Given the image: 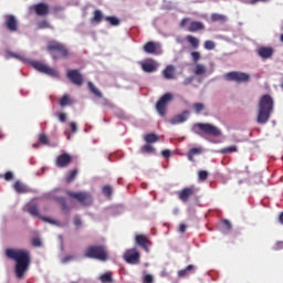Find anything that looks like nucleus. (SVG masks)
Wrapping results in <instances>:
<instances>
[{
  "instance_id": "1",
  "label": "nucleus",
  "mask_w": 283,
  "mask_h": 283,
  "mask_svg": "<svg viewBox=\"0 0 283 283\" xmlns=\"http://www.w3.org/2000/svg\"><path fill=\"white\" fill-rule=\"evenodd\" d=\"M6 256L15 262V276L19 280H23L25 277V273H28V269H30V263L32 262L30 252L27 249L9 248L6 250Z\"/></svg>"
},
{
  "instance_id": "2",
  "label": "nucleus",
  "mask_w": 283,
  "mask_h": 283,
  "mask_svg": "<svg viewBox=\"0 0 283 283\" xmlns=\"http://www.w3.org/2000/svg\"><path fill=\"white\" fill-rule=\"evenodd\" d=\"M273 97L271 95L265 94L261 96L259 102V113L256 117V123L259 125H266L271 118V114H273Z\"/></svg>"
},
{
  "instance_id": "3",
  "label": "nucleus",
  "mask_w": 283,
  "mask_h": 283,
  "mask_svg": "<svg viewBox=\"0 0 283 283\" xmlns=\"http://www.w3.org/2000/svg\"><path fill=\"white\" fill-rule=\"evenodd\" d=\"M46 50L52 56L53 61H59V59H67V56H70L67 46L57 41H50L48 43Z\"/></svg>"
},
{
  "instance_id": "4",
  "label": "nucleus",
  "mask_w": 283,
  "mask_h": 283,
  "mask_svg": "<svg viewBox=\"0 0 283 283\" xmlns=\"http://www.w3.org/2000/svg\"><path fill=\"white\" fill-rule=\"evenodd\" d=\"M85 258L91 260H99V262H107V249L104 245H91L84 252Z\"/></svg>"
},
{
  "instance_id": "5",
  "label": "nucleus",
  "mask_w": 283,
  "mask_h": 283,
  "mask_svg": "<svg viewBox=\"0 0 283 283\" xmlns=\"http://www.w3.org/2000/svg\"><path fill=\"white\" fill-rule=\"evenodd\" d=\"M23 211L25 213H30V216H33L34 218H40V220H43V222H49V224H59V221L41 216L39 206L36 203H27L23 207Z\"/></svg>"
},
{
  "instance_id": "6",
  "label": "nucleus",
  "mask_w": 283,
  "mask_h": 283,
  "mask_svg": "<svg viewBox=\"0 0 283 283\" xmlns=\"http://www.w3.org/2000/svg\"><path fill=\"white\" fill-rule=\"evenodd\" d=\"M226 81L234 83H249L251 81V75L249 73L232 71L224 75Z\"/></svg>"
},
{
  "instance_id": "7",
  "label": "nucleus",
  "mask_w": 283,
  "mask_h": 283,
  "mask_svg": "<svg viewBox=\"0 0 283 283\" xmlns=\"http://www.w3.org/2000/svg\"><path fill=\"white\" fill-rule=\"evenodd\" d=\"M174 101V95L171 93L164 94L156 104V109L160 116L167 114V105Z\"/></svg>"
},
{
  "instance_id": "8",
  "label": "nucleus",
  "mask_w": 283,
  "mask_h": 283,
  "mask_svg": "<svg viewBox=\"0 0 283 283\" xmlns=\"http://www.w3.org/2000/svg\"><path fill=\"white\" fill-rule=\"evenodd\" d=\"M34 70H38V72H42L43 74H48L49 76H53V78H59V76H61L59 74V71H56L55 69H52L50 66H48L46 64H43L42 62H33L32 63Z\"/></svg>"
},
{
  "instance_id": "9",
  "label": "nucleus",
  "mask_w": 283,
  "mask_h": 283,
  "mask_svg": "<svg viewBox=\"0 0 283 283\" xmlns=\"http://www.w3.org/2000/svg\"><path fill=\"white\" fill-rule=\"evenodd\" d=\"M195 127L200 129L203 134L207 136H220L221 132L213 124H202V123H197L195 124Z\"/></svg>"
},
{
  "instance_id": "10",
  "label": "nucleus",
  "mask_w": 283,
  "mask_h": 283,
  "mask_svg": "<svg viewBox=\"0 0 283 283\" xmlns=\"http://www.w3.org/2000/svg\"><path fill=\"white\" fill-rule=\"evenodd\" d=\"M124 260L127 264H138L140 262V252L136 248L128 249L124 253Z\"/></svg>"
},
{
  "instance_id": "11",
  "label": "nucleus",
  "mask_w": 283,
  "mask_h": 283,
  "mask_svg": "<svg viewBox=\"0 0 283 283\" xmlns=\"http://www.w3.org/2000/svg\"><path fill=\"white\" fill-rule=\"evenodd\" d=\"M67 196H70V198H73L74 200H78L81 202V205H84V206L92 205V196H90V193H87V192L69 191Z\"/></svg>"
},
{
  "instance_id": "12",
  "label": "nucleus",
  "mask_w": 283,
  "mask_h": 283,
  "mask_svg": "<svg viewBox=\"0 0 283 283\" xmlns=\"http://www.w3.org/2000/svg\"><path fill=\"white\" fill-rule=\"evenodd\" d=\"M72 155L69 153H63L59 155L55 159V166L59 167V169H65L66 167H70L72 165Z\"/></svg>"
},
{
  "instance_id": "13",
  "label": "nucleus",
  "mask_w": 283,
  "mask_h": 283,
  "mask_svg": "<svg viewBox=\"0 0 283 283\" xmlns=\"http://www.w3.org/2000/svg\"><path fill=\"white\" fill-rule=\"evenodd\" d=\"M4 25L9 32L19 31V21H17V17H14L13 14L4 15Z\"/></svg>"
},
{
  "instance_id": "14",
  "label": "nucleus",
  "mask_w": 283,
  "mask_h": 283,
  "mask_svg": "<svg viewBox=\"0 0 283 283\" xmlns=\"http://www.w3.org/2000/svg\"><path fill=\"white\" fill-rule=\"evenodd\" d=\"M66 76L73 83V85H77V87L83 85V75L81 74V71L69 70Z\"/></svg>"
},
{
  "instance_id": "15",
  "label": "nucleus",
  "mask_w": 283,
  "mask_h": 283,
  "mask_svg": "<svg viewBox=\"0 0 283 283\" xmlns=\"http://www.w3.org/2000/svg\"><path fill=\"white\" fill-rule=\"evenodd\" d=\"M31 10H34L38 17H48V14H50V7L44 2L33 4Z\"/></svg>"
},
{
  "instance_id": "16",
  "label": "nucleus",
  "mask_w": 283,
  "mask_h": 283,
  "mask_svg": "<svg viewBox=\"0 0 283 283\" xmlns=\"http://www.w3.org/2000/svg\"><path fill=\"white\" fill-rule=\"evenodd\" d=\"M188 118H189V111H184L181 114H178L170 119V125H180L182 123H187Z\"/></svg>"
},
{
  "instance_id": "17",
  "label": "nucleus",
  "mask_w": 283,
  "mask_h": 283,
  "mask_svg": "<svg viewBox=\"0 0 283 283\" xmlns=\"http://www.w3.org/2000/svg\"><path fill=\"white\" fill-rule=\"evenodd\" d=\"M193 193H196V190L193 188H191V187L184 188L179 192V200H181V202H189V198H191V196H193Z\"/></svg>"
},
{
  "instance_id": "18",
  "label": "nucleus",
  "mask_w": 283,
  "mask_h": 283,
  "mask_svg": "<svg viewBox=\"0 0 283 283\" xmlns=\"http://www.w3.org/2000/svg\"><path fill=\"white\" fill-rule=\"evenodd\" d=\"M142 70L147 74H151V72H156V70H158V64L154 60H148L142 63Z\"/></svg>"
},
{
  "instance_id": "19",
  "label": "nucleus",
  "mask_w": 283,
  "mask_h": 283,
  "mask_svg": "<svg viewBox=\"0 0 283 283\" xmlns=\"http://www.w3.org/2000/svg\"><path fill=\"white\" fill-rule=\"evenodd\" d=\"M159 48L160 44L158 42L149 41L144 45L143 50L146 54H156Z\"/></svg>"
},
{
  "instance_id": "20",
  "label": "nucleus",
  "mask_w": 283,
  "mask_h": 283,
  "mask_svg": "<svg viewBox=\"0 0 283 283\" xmlns=\"http://www.w3.org/2000/svg\"><path fill=\"white\" fill-rule=\"evenodd\" d=\"M258 54L261 59H271L273 56V48L271 46H261L258 49Z\"/></svg>"
},
{
  "instance_id": "21",
  "label": "nucleus",
  "mask_w": 283,
  "mask_h": 283,
  "mask_svg": "<svg viewBox=\"0 0 283 283\" xmlns=\"http://www.w3.org/2000/svg\"><path fill=\"white\" fill-rule=\"evenodd\" d=\"M137 244L144 249V251H149V239L144 234H137L135 238Z\"/></svg>"
},
{
  "instance_id": "22",
  "label": "nucleus",
  "mask_w": 283,
  "mask_h": 283,
  "mask_svg": "<svg viewBox=\"0 0 283 283\" xmlns=\"http://www.w3.org/2000/svg\"><path fill=\"white\" fill-rule=\"evenodd\" d=\"M164 78L167 81H171L176 78V66L175 65H168L166 69L163 71Z\"/></svg>"
},
{
  "instance_id": "23",
  "label": "nucleus",
  "mask_w": 283,
  "mask_h": 283,
  "mask_svg": "<svg viewBox=\"0 0 283 283\" xmlns=\"http://www.w3.org/2000/svg\"><path fill=\"white\" fill-rule=\"evenodd\" d=\"M200 30H205V24L200 21H192L187 28L188 32H200Z\"/></svg>"
},
{
  "instance_id": "24",
  "label": "nucleus",
  "mask_w": 283,
  "mask_h": 283,
  "mask_svg": "<svg viewBox=\"0 0 283 283\" xmlns=\"http://www.w3.org/2000/svg\"><path fill=\"white\" fill-rule=\"evenodd\" d=\"M186 39L193 50H198V48H200V40H198V38L188 35Z\"/></svg>"
},
{
  "instance_id": "25",
  "label": "nucleus",
  "mask_w": 283,
  "mask_h": 283,
  "mask_svg": "<svg viewBox=\"0 0 283 283\" xmlns=\"http://www.w3.org/2000/svg\"><path fill=\"white\" fill-rule=\"evenodd\" d=\"M200 154H202V148H191L189 151H188V160H190V163H193V157L195 156H200Z\"/></svg>"
},
{
  "instance_id": "26",
  "label": "nucleus",
  "mask_w": 283,
  "mask_h": 283,
  "mask_svg": "<svg viewBox=\"0 0 283 283\" xmlns=\"http://www.w3.org/2000/svg\"><path fill=\"white\" fill-rule=\"evenodd\" d=\"M13 188L17 193H28V187H25V185H23L21 181H15Z\"/></svg>"
},
{
  "instance_id": "27",
  "label": "nucleus",
  "mask_w": 283,
  "mask_h": 283,
  "mask_svg": "<svg viewBox=\"0 0 283 283\" xmlns=\"http://www.w3.org/2000/svg\"><path fill=\"white\" fill-rule=\"evenodd\" d=\"M144 140L145 143H147L148 145H151L154 143H158L159 138H158V135H156L155 133H150V134H147L145 137H144Z\"/></svg>"
},
{
  "instance_id": "28",
  "label": "nucleus",
  "mask_w": 283,
  "mask_h": 283,
  "mask_svg": "<svg viewBox=\"0 0 283 283\" xmlns=\"http://www.w3.org/2000/svg\"><path fill=\"white\" fill-rule=\"evenodd\" d=\"M88 90H90V92H92V94H94V96H96L97 98H103V93L101 92V90H98L96 86H94V83L88 82Z\"/></svg>"
},
{
  "instance_id": "29",
  "label": "nucleus",
  "mask_w": 283,
  "mask_h": 283,
  "mask_svg": "<svg viewBox=\"0 0 283 283\" xmlns=\"http://www.w3.org/2000/svg\"><path fill=\"white\" fill-rule=\"evenodd\" d=\"M193 269H196V266L193 264H190L187 268H185L184 270H179L178 276L186 277V275H189V273H191V271H193Z\"/></svg>"
},
{
  "instance_id": "30",
  "label": "nucleus",
  "mask_w": 283,
  "mask_h": 283,
  "mask_svg": "<svg viewBox=\"0 0 283 283\" xmlns=\"http://www.w3.org/2000/svg\"><path fill=\"white\" fill-rule=\"evenodd\" d=\"M74 102L70 95H63L60 99V107H67V105H72Z\"/></svg>"
},
{
  "instance_id": "31",
  "label": "nucleus",
  "mask_w": 283,
  "mask_h": 283,
  "mask_svg": "<svg viewBox=\"0 0 283 283\" xmlns=\"http://www.w3.org/2000/svg\"><path fill=\"white\" fill-rule=\"evenodd\" d=\"M103 19H105L103 17V12H101V10H95L94 11V17L91 19V21L93 23H101V21H103Z\"/></svg>"
},
{
  "instance_id": "32",
  "label": "nucleus",
  "mask_w": 283,
  "mask_h": 283,
  "mask_svg": "<svg viewBox=\"0 0 283 283\" xmlns=\"http://www.w3.org/2000/svg\"><path fill=\"white\" fill-rule=\"evenodd\" d=\"M102 283H113L114 279H112V272H106L99 276Z\"/></svg>"
},
{
  "instance_id": "33",
  "label": "nucleus",
  "mask_w": 283,
  "mask_h": 283,
  "mask_svg": "<svg viewBox=\"0 0 283 283\" xmlns=\"http://www.w3.org/2000/svg\"><path fill=\"white\" fill-rule=\"evenodd\" d=\"M140 151L142 154H154L156 149L154 148V146H151V144H145L140 147Z\"/></svg>"
},
{
  "instance_id": "34",
  "label": "nucleus",
  "mask_w": 283,
  "mask_h": 283,
  "mask_svg": "<svg viewBox=\"0 0 283 283\" xmlns=\"http://www.w3.org/2000/svg\"><path fill=\"white\" fill-rule=\"evenodd\" d=\"M211 21L213 22L219 21L220 23H224V21H227V17L220 13H213L211 15Z\"/></svg>"
},
{
  "instance_id": "35",
  "label": "nucleus",
  "mask_w": 283,
  "mask_h": 283,
  "mask_svg": "<svg viewBox=\"0 0 283 283\" xmlns=\"http://www.w3.org/2000/svg\"><path fill=\"white\" fill-rule=\"evenodd\" d=\"M192 109H195L196 114H200L201 112H205L206 106L202 103H195Z\"/></svg>"
},
{
  "instance_id": "36",
  "label": "nucleus",
  "mask_w": 283,
  "mask_h": 283,
  "mask_svg": "<svg viewBox=\"0 0 283 283\" xmlns=\"http://www.w3.org/2000/svg\"><path fill=\"white\" fill-rule=\"evenodd\" d=\"M205 72H207V69L205 67V65L202 64H197L196 67H195V74L197 76H200L202 74H205Z\"/></svg>"
},
{
  "instance_id": "37",
  "label": "nucleus",
  "mask_w": 283,
  "mask_h": 283,
  "mask_svg": "<svg viewBox=\"0 0 283 283\" xmlns=\"http://www.w3.org/2000/svg\"><path fill=\"white\" fill-rule=\"evenodd\" d=\"M77 175H78V170H77V169L71 170V171L66 175V182H72V180H74V178H76Z\"/></svg>"
},
{
  "instance_id": "38",
  "label": "nucleus",
  "mask_w": 283,
  "mask_h": 283,
  "mask_svg": "<svg viewBox=\"0 0 283 283\" xmlns=\"http://www.w3.org/2000/svg\"><path fill=\"white\" fill-rule=\"evenodd\" d=\"M235 151H238V147L237 146H230V147L222 148L220 150V154H235Z\"/></svg>"
},
{
  "instance_id": "39",
  "label": "nucleus",
  "mask_w": 283,
  "mask_h": 283,
  "mask_svg": "<svg viewBox=\"0 0 283 283\" xmlns=\"http://www.w3.org/2000/svg\"><path fill=\"white\" fill-rule=\"evenodd\" d=\"M105 21H107L108 23H111V25H120V20H118V18L116 17H106Z\"/></svg>"
},
{
  "instance_id": "40",
  "label": "nucleus",
  "mask_w": 283,
  "mask_h": 283,
  "mask_svg": "<svg viewBox=\"0 0 283 283\" xmlns=\"http://www.w3.org/2000/svg\"><path fill=\"white\" fill-rule=\"evenodd\" d=\"M205 50H216V42L207 40L203 44Z\"/></svg>"
},
{
  "instance_id": "41",
  "label": "nucleus",
  "mask_w": 283,
  "mask_h": 283,
  "mask_svg": "<svg viewBox=\"0 0 283 283\" xmlns=\"http://www.w3.org/2000/svg\"><path fill=\"white\" fill-rule=\"evenodd\" d=\"M113 188L112 186H104L103 187V193L106 196V198H112Z\"/></svg>"
},
{
  "instance_id": "42",
  "label": "nucleus",
  "mask_w": 283,
  "mask_h": 283,
  "mask_svg": "<svg viewBox=\"0 0 283 283\" xmlns=\"http://www.w3.org/2000/svg\"><path fill=\"white\" fill-rule=\"evenodd\" d=\"M39 142L42 145H50V138H48V135H45V134H40Z\"/></svg>"
},
{
  "instance_id": "43",
  "label": "nucleus",
  "mask_w": 283,
  "mask_h": 283,
  "mask_svg": "<svg viewBox=\"0 0 283 283\" xmlns=\"http://www.w3.org/2000/svg\"><path fill=\"white\" fill-rule=\"evenodd\" d=\"M190 56H191L193 63H198V61H200V59L202 57V56L200 55V52H198V51H192V52L190 53Z\"/></svg>"
},
{
  "instance_id": "44",
  "label": "nucleus",
  "mask_w": 283,
  "mask_h": 283,
  "mask_svg": "<svg viewBox=\"0 0 283 283\" xmlns=\"http://www.w3.org/2000/svg\"><path fill=\"white\" fill-rule=\"evenodd\" d=\"M38 28L39 30H48V28H50V22L43 20L40 23H38Z\"/></svg>"
},
{
  "instance_id": "45",
  "label": "nucleus",
  "mask_w": 283,
  "mask_h": 283,
  "mask_svg": "<svg viewBox=\"0 0 283 283\" xmlns=\"http://www.w3.org/2000/svg\"><path fill=\"white\" fill-rule=\"evenodd\" d=\"M209 178V172L207 170L199 171V180L205 181Z\"/></svg>"
},
{
  "instance_id": "46",
  "label": "nucleus",
  "mask_w": 283,
  "mask_h": 283,
  "mask_svg": "<svg viewBox=\"0 0 283 283\" xmlns=\"http://www.w3.org/2000/svg\"><path fill=\"white\" fill-rule=\"evenodd\" d=\"M60 205L63 211H70V207L67 206V201L65 198H60Z\"/></svg>"
},
{
  "instance_id": "47",
  "label": "nucleus",
  "mask_w": 283,
  "mask_h": 283,
  "mask_svg": "<svg viewBox=\"0 0 283 283\" xmlns=\"http://www.w3.org/2000/svg\"><path fill=\"white\" fill-rule=\"evenodd\" d=\"M76 256L74 254H69L62 259V264H67V262H72V260H75Z\"/></svg>"
},
{
  "instance_id": "48",
  "label": "nucleus",
  "mask_w": 283,
  "mask_h": 283,
  "mask_svg": "<svg viewBox=\"0 0 283 283\" xmlns=\"http://www.w3.org/2000/svg\"><path fill=\"white\" fill-rule=\"evenodd\" d=\"M143 283H154V275L146 274L143 279Z\"/></svg>"
},
{
  "instance_id": "49",
  "label": "nucleus",
  "mask_w": 283,
  "mask_h": 283,
  "mask_svg": "<svg viewBox=\"0 0 283 283\" xmlns=\"http://www.w3.org/2000/svg\"><path fill=\"white\" fill-rule=\"evenodd\" d=\"M272 249H273V251H282V249H283V241H277L276 243H274Z\"/></svg>"
},
{
  "instance_id": "50",
  "label": "nucleus",
  "mask_w": 283,
  "mask_h": 283,
  "mask_svg": "<svg viewBox=\"0 0 283 283\" xmlns=\"http://www.w3.org/2000/svg\"><path fill=\"white\" fill-rule=\"evenodd\" d=\"M222 224H223V228L226 229V231H231L232 226H231V222L229 220H223Z\"/></svg>"
},
{
  "instance_id": "51",
  "label": "nucleus",
  "mask_w": 283,
  "mask_h": 283,
  "mask_svg": "<svg viewBox=\"0 0 283 283\" xmlns=\"http://www.w3.org/2000/svg\"><path fill=\"white\" fill-rule=\"evenodd\" d=\"M31 242H32L33 247H43V243L41 242V239H39V238H33Z\"/></svg>"
},
{
  "instance_id": "52",
  "label": "nucleus",
  "mask_w": 283,
  "mask_h": 283,
  "mask_svg": "<svg viewBox=\"0 0 283 283\" xmlns=\"http://www.w3.org/2000/svg\"><path fill=\"white\" fill-rule=\"evenodd\" d=\"M81 224H83V221L81 220V217L75 216L74 217V226L78 229V227H81Z\"/></svg>"
},
{
  "instance_id": "53",
  "label": "nucleus",
  "mask_w": 283,
  "mask_h": 283,
  "mask_svg": "<svg viewBox=\"0 0 283 283\" xmlns=\"http://www.w3.org/2000/svg\"><path fill=\"white\" fill-rule=\"evenodd\" d=\"M59 120L60 123H65V120H67V115H65V113H60Z\"/></svg>"
},
{
  "instance_id": "54",
  "label": "nucleus",
  "mask_w": 283,
  "mask_h": 283,
  "mask_svg": "<svg viewBox=\"0 0 283 283\" xmlns=\"http://www.w3.org/2000/svg\"><path fill=\"white\" fill-rule=\"evenodd\" d=\"M12 178H14V175H12V172L8 171L4 174V180L10 181L12 180Z\"/></svg>"
},
{
  "instance_id": "55",
  "label": "nucleus",
  "mask_w": 283,
  "mask_h": 283,
  "mask_svg": "<svg viewBox=\"0 0 283 283\" xmlns=\"http://www.w3.org/2000/svg\"><path fill=\"white\" fill-rule=\"evenodd\" d=\"M161 155L164 156V158H169L171 156V150L165 149L161 151Z\"/></svg>"
},
{
  "instance_id": "56",
  "label": "nucleus",
  "mask_w": 283,
  "mask_h": 283,
  "mask_svg": "<svg viewBox=\"0 0 283 283\" xmlns=\"http://www.w3.org/2000/svg\"><path fill=\"white\" fill-rule=\"evenodd\" d=\"M191 83H193V77L192 76L186 77L184 80V85H191Z\"/></svg>"
},
{
  "instance_id": "57",
  "label": "nucleus",
  "mask_w": 283,
  "mask_h": 283,
  "mask_svg": "<svg viewBox=\"0 0 283 283\" xmlns=\"http://www.w3.org/2000/svg\"><path fill=\"white\" fill-rule=\"evenodd\" d=\"M70 127L73 134H76V132H78V128L76 127V123L72 122L70 124Z\"/></svg>"
},
{
  "instance_id": "58",
  "label": "nucleus",
  "mask_w": 283,
  "mask_h": 283,
  "mask_svg": "<svg viewBox=\"0 0 283 283\" xmlns=\"http://www.w3.org/2000/svg\"><path fill=\"white\" fill-rule=\"evenodd\" d=\"M179 232H180V233H186V232H187V224L180 223V226H179Z\"/></svg>"
},
{
  "instance_id": "59",
  "label": "nucleus",
  "mask_w": 283,
  "mask_h": 283,
  "mask_svg": "<svg viewBox=\"0 0 283 283\" xmlns=\"http://www.w3.org/2000/svg\"><path fill=\"white\" fill-rule=\"evenodd\" d=\"M187 23H189V18L182 19L181 22H180V28H186Z\"/></svg>"
},
{
  "instance_id": "60",
  "label": "nucleus",
  "mask_w": 283,
  "mask_h": 283,
  "mask_svg": "<svg viewBox=\"0 0 283 283\" xmlns=\"http://www.w3.org/2000/svg\"><path fill=\"white\" fill-rule=\"evenodd\" d=\"M102 105H104L106 107H109V105H112V103H109V99L104 97L103 101H102Z\"/></svg>"
},
{
  "instance_id": "61",
  "label": "nucleus",
  "mask_w": 283,
  "mask_h": 283,
  "mask_svg": "<svg viewBox=\"0 0 283 283\" xmlns=\"http://www.w3.org/2000/svg\"><path fill=\"white\" fill-rule=\"evenodd\" d=\"M11 56H13V59H19L20 61H23V59H21V56H19V55L15 54V53H11Z\"/></svg>"
},
{
  "instance_id": "62",
  "label": "nucleus",
  "mask_w": 283,
  "mask_h": 283,
  "mask_svg": "<svg viewBox=\"0 0 283 283\" xmlns=\"http://www.w3.org/2000/svg\"><path fill=\"white\" fill-rule=\"evenodd\" d=\"M259 1H266V0H250V3L254 6V3H258Z\"/></svg>"
},
{
  "instance_id": "63",
  "label": "nucleus",
  "mask_w": 283,
  "mask_h": 283,
  "mask_svg": "<svg viewBox=\"0 0 283 283\" xmlns=\"http://www.w3.org/2000/svg\"><path fill=\"white\" fill-rule=\"evenodd\" d=\"M3 138H6V135L0 132V139H3Z\"/></svg>"
},
{
  "instance_id": "64",
  "label": "nucleus",
  "mask_w": 283,
  "mask_h": 283,
  "mask_svg": "<svg viewBox=\"0 0 283 283\" xmlns=\"http://www.w3.org/2000/svg\"><path fill=\"white\" fill-rule=\"evenodd\" d=\"M280 41L283 43V33L280 36Z\"/></svg>"
}]
</instances>
